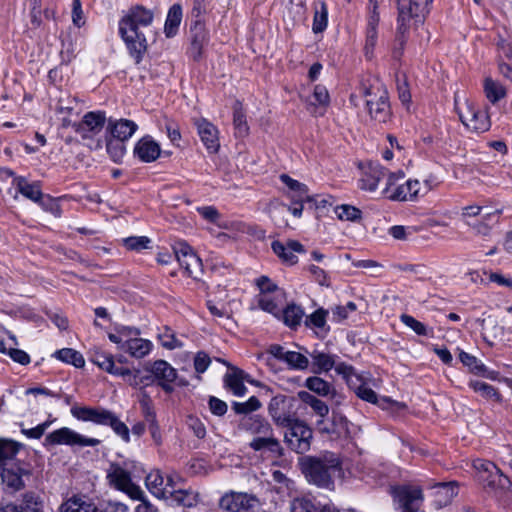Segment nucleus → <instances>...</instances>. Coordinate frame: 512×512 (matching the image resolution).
I'll use <instances>...</instances> for the list:
<instances>
[{"label": "nucleus", "mask_w": 512, "mask_h": 512, "mask_svg": "<svg viewBox=\"0 0 512 512\" xmlns=\"http://www.w3.org/2000/svg\"><path fill=\"white\" fill-rule=\"evenodd\" d=\"M153 19L152 10L142 5H135L119 22V33L137 63L141 61L147 49V39L141 29L149 27Z\"/></svg>", "instance_id": "1"}, {"label": "nucleus", "mask_w": 512, "mask_h": 512, "mask_svg": "<svg viewBox=\"0 0 512 512\" xmlns=\"http://www.w3.org/2000/svg\"><path fill=\"white\" fill-rule=\"evenodd\" d=\"M299 464L310 483L325 489H333L334 477L340 475L342 471L339 456L328 451L319 456L303 457Z\"/></svg>", "instance_id": "2"}, {"label": "nucleus", "mask_w": 512, "mask_h": 512, "mask_svg": "<svg viewBox=\"0 0 512 512\" xmlns=\"http://www.w3.org/2000/svg\"><path fill=\"white\" fill-rule=\"evenodd\" d=\"M361 95L365 99V105L370 117L385 123L390 119L391 108L388 92L378 79H368L361 83Z\"/></svg>", "instance_id": "3"}, {"label": "nucleus", "mask_w": 512, "mask_h": 512, "mask_svg": "<svg viewBox=\"0 0 512 512\" xmlns=\"http://www.w3.org/2000/svg\"><path fill=\"white\" fill-rule=\"evenodd\" d=\"M140 331L134 327L117 326L114 333H109L108 338L117 348L131 357L141 359L147 356L153 347L151 341L139 337Z\"/></svg>", "instance_id": "4"}, {"label": "nucleus", "mask_w": 512, "mask_h": 512, "mask_svg": "<svg viewBox=\"0 0 512 512\" xmlns=\"http://www.w3.org/2000/svg\"><path fill=\"white\" fill-rule=\"evenodd\" d=\"M71 414L81 421H90L97 425L109 426L123 441H130L129 428L127 425L122 422L116 414L107 409L100 407L73 406L71 408Z\"/></svg>", "instance_id": "5"}, {"label": "nucleus", "mask_w": 512, "mask_h": 512, "mask_svg": "<svg viewBox=\"0 0 512 512\" xmlns=\"http://www.w3.org/2000/svg\"><path fill=\"white\" fill-rule=\"evenodd\" d=\"M284 442L294 452L304 454L310 450L313 432L303 421L295 420L288 425Z\"/></svg>", "instance_id": "6"}, {"label": "nucleus", "mask_w": 512, "mask_h": 512, "mask_svg": "<svg viewBox=\"0 0 512 512\" xmlns=\"http://www.w3.org/2000/svg\"><path fill=\"white\" fill-rule=\"evenodd\" d=\"M455 108L459 119L470 131L482 133L489 130L491 124L486 112L477 109L468 101L463 106H459L456 99Z\"/></svg>", "instance_id": "7"}, {"label": "nucleus", "mask_w": 512, "mask_h": 512, "mask_svg": "<svg viewBox=\"0 0 512 512\" xmlns=\"http://www.w3.org/2000/svg\"><path fill=\"white\" fill-rule=\"evenodd\" d=\"M474 468L484 487L498 490L506 489L510 485L508 477L493 462L478 459L474 462Z\"/></svg>", "instance_id": "8"}, {"label": "nucleus", "mask_w": 512, "mask_h": 512, "mask_svg": "<svg viewBox=\"0 0 512 512\" xmlns=\"http://www.w3.org/2000/svg\"><path fill=\"white\" fill-rule=\"evenodd\" d=\"M260 506L259 498L246 492L231 491L220 499V507L229 512H257Z\"/></svg>", "instance_id": "9"}, {"label": "nucleus", "mask_w": 512, "mask_h": 512, "mask_svg": "<svg viewBox=\"0 0 512 512\" xmlns=\"http://www.w3.org/2000/svg\"><path fill=\"white\" fill-rule=\"evenodd\" d=\"M395 508L399 512H415L422 500V490L418 486L402 485L392 489Z\"/></svg>", "instance_id": "10"}, {"label": "nucleus", "mask_w": 512, "mask_h": 512, "mask_svg": "<svg viewBox=\"0 0 512 512\" xmlns=\"http://www.w3.org/2000/svg\"><path fill=\"white\" fill-rule=\"evenodd\" d=\"M107 479L112 486L120 491L125 492L132 499H142L143 491L139 486L132 482L130 472L120 465L111 464L107 472Z\"/></svg>", "instance_id": "11"}, {"label": "nucleus", "mask_w": 512, "mask_h": 512, "mask_svg": "<svg viewBox=\"0 0 512 512\" xmlns=\"http://www.w3.org/2000/svg\"><path fill=\"white\" fill-rule=\"evenodd\" d=\"M46 441L52 445L64 444L79 447H95L100 444L99 439L83 436L68 427H63L51 432L46 436Z\"/></svg>", "instance_id": "12"}, {"label": "nucleus", "mask_w": 512, "mask_h": 512, "mask_svg": "<svg viewBox=\"0 0 512 512\" xmlns=\"http://www.w3.org/2000/svg\"><path fill=\"white\" fill-rule=\"evenodd\" d=\"M293 398L285 395L274 396L268 406V412L277 426L287 427L297 420L293 413Z\"/></svg>", "instance_id": "13"}, {"label": "nucleus", "mask_w": 512, "mask_h": 512, "mask_svg": "<svg viewBox=\"0 0 512 512\" xmlns=\"http://www.w3.org/2000/svg\"><path fill=\"white\" fill-rule=\"evenodd\" d=\"M145 370L154 375L156 384L166 393L174 391L173 383L177 379V370L165 360H155L146 365Z\"/></svg>", "instance_id": "14"}, {"label": "nucleus", "mask_w": 512, "mask_h": 512, "mask_svg": "<svg viewBox=\"0 0 512 512\" xmlns=\"http://www.w3.org/2000/svg\"><path fill=\"white\" fill-rule=\"evenodd\" d=\"M175 258L185 273L197 278L202 272V261L185 242H178L173 247Z\"/></svg>", "instance_id": "15"}, {"label": "nucleus", "mask_w": 512, "mask_h": 512, "mask_svg": "<svg viewBox=\"0 0 512 512\" xmlns=\"http://www.w3.org/2000/svg\"><path fill=\"white\" fill-rule=\"evenodd\" d=\"M248 446L254 452L260 453L266 458L279 459L284 456V448L280 440L274 436V431L271 434L253 437Z\"/></svg>", "instance_id": "16"}, {"label": "nucleus", "mask_w": 512, "mask_h": 512, "mask_svg": "<svg viewBox=\"0 0 512 512\" xmlns=\"http://www.w3.org/2000/svg\"><path fill=\"white\" fill-rule=\"evenodd\" d=\"M431 2L432 0H410L409 5L398 3V32L403 34L412 18L423 17Z\"/></svg>", "instance_id": "17"}, {"label": "nucleus", "mask_w": 512, "mask_h": 512, "mask_svg": "<svg viewBox=\"0 0 512 512\" xmlns=\"http://www.w3.org/2000/svg\"><path fill=\"white\" fill-rule=\"evenodd\" d=\"M105 122V112L91 111L83 116L81 122L74 124V130L81 138L92 139L103 130Z\"/></svg>", "instance_id": "18"}, {"label": "nucleus", "mask_w": 512, "mask_h": 512, "mask_svg": "<svg viewBox=\"0 0 512 512\" xmlns=\"http://www.w3.org/2000/svg\"><path fill=\"white\" fill-rule=\"evenodd\" d=\"M238 429L253 437H259L264 434H271L273 428L269 421L261 415H245L238 423Z\"/></svg>", "instance_id": "19"}, {"label": "nucleus", "mask_w": 512, "mask_h": 512, "mask_svg": "<svg viewBox=\"0 0 512 512\" xmlns=\"http://www.w3.org/2000/svg\"><path fill=\"white\" fill-rule=\"evenodd\" d=\"M198 135L210 153H216L220 147L218 129L208 120L201 118L195 121Z\"/></svg>", "instance_id": "20"}, {"label": "nucleus", "mask_w": 512, "mask_h": 512, "mask_svg": "<svg viewBox=\"0 0 512 512\" xmlns=\"http://www.w3.org/2000/svg\"><path fill=\"white\" fill-rule=\"evenodd\" d=\"M160 146L150 136L141 138L134 147V155L142 162L150 163L160 155Z\"/></svg>", "instance_id": "21"}, {"label": "nucleus", "mask_w": 512, "mask_h": 512, "mask_svg": "<svg viewBox=\"0 0 512 512\" xmlns=\"http://www.w3.org/2000/svg\"><path fill=\"white\" fill-rule=\"evenodd\" d=\"M386 177V169L379 164L369 165L363 172L360 179V189L374 192L378 188V184Z\"/></svg>", "instance_id": "22"}, {"label": "nucleus", "mask_w": 512, "mask_h": 512, "mask_svg": "<svg viewBox=\"0 0 512 512\" xmlns=\"http://www.w3.org/2000/svg\"><path fill=\"white\" fill-rule=\"evenodd\" d=\"M192 39L189 53L194 60H198L202 55V49L208 41L207 32L204 24L200 20L194 21L191 27Z\"/></svg>", "instance_id": "23"}, {"label": "nucleus", "mask_w": 512, "mask_h": 512, "mask_svg": "<svg viewBox=\"0 0 512 512\" xmlns=\"http://www.w3.org/2000/svg\"><path fill=\"white\" fill-rule=\"evenodd\" d=\"M331 419L332 424L330 426L326 425L325 420L316 421V425L320 432L338 435L346 434L349 432L350 422L342 413L333 410Z\"/></svg>", "instance_id": "24"}, {"label": "nucleus", "mask_w": 512, "mask_h": 512, "mask_svg": "<svg viewBox=\"0 0 512 512\" xmlns=\"http://www.w3.org/2000/svg\"><path fill=\"white\" fill-rule=\"evenodd\" d=\"M60 512H102L98 507L85 496L74 495L63 502Z\"/></svg>", "instance_id": "25"}, {"label": "nucleus", "mask_w": 512, "mask_h": 512, "mask_svg": "<svg viewBox=\"0 0 512 512\" xmlns=\"http://www.w3.org/2000/svg\"><path fill=\"white\" fill-rule=\"evenodd\" d=\"M137 124L129 119H119L116 121H109V130L111 135L117 140V142L123 143L132 137L136 132Z\"/></svg>", "instance_id": "26"}, {"label": "nucleus", "mask_w": 512, "mask_h": 512, "mask_svg": "<svg viewBox=\"0 0 512 512\" xmlns=\"http://www.w3.org/2000/svg\"><path fill=\"white\" fill-rule=\"evenodd\" d=\"M420 183L418 180H407L405 183L394 188L393 192L388 195V199L392 201H409L418 196Z\"/></svg>", "instance_id": "27"}, {"label": "nucleus", "mask_w": 512, "mask_h": 512, "mask_svg": "<svg viewBox=\"0 0 512 512\" xmlns=\"http://www.w3.org/2000/svg\"><path fill=\"white\" fill-rule=\"evenodd\" d=\"M330 103L328 90L323 85H316L309 101L308 110L314 115H323Z\"/></svg>", "instance_id": "28"}, {"label": "nucleus", "mask_w": 512, "mask_h": 512, "mask_svg": "<svg viewBox=\"0 0 512 512\" xmlns=\"http://www.w3.org/2000/svg\"><path fill=\"white\" fill-rule=\"evenodd\" d=\"M14 184L20 194L37 204L44 196L41 191V185L37 181L30 183L26 178L19 176L14 178Z\"/></svg>", "instance_id": "29"}, {"label": "nucleus", "mask_w": 512, "mask_h": 512, "mask_svg": "<svg viewBox=\"0 0 512 512\" xmlns=\"http://www.w3.org/2000/svg\"><path fill=\"white\" fill-rule=\"evenodd\" d=\"M380 15H367L366 38H365V55L371 57L378 40V25Z\"/></svg>", "instance_id": "30"}, {"label": "nucleus", "mask_w": 512, "mask_h": 512, "mask_svg": "<svg viewBox=\"0 0 512 512\" xmlns=\"http://www.w3.org/2000/svg\"><path fill=\"white\" fill-rule=\"evenodd\" d=\"M146 487L157 498L168 499L169 489L164 486V477L159 470L151 471L145 479Z\"/></svg>", "instance_id": "31"}, {"label": "nucleus", "mask_w": 512, "mask_h": 512, "mask_svg": "<svg viewBox=\"0 0 512 512\" xmlns=\"http://www.w3.org/2000/svg\"><path fill=\"white\" fill-rule=\"evenodd\" d=\"M312 360V371L314 373H322L330 371L335 365L336 355L325 353L319 350H313L310 353Z\"/></svg>", "instance_id": "32"}, {"label": "nucleus", "mask_w": 512, "mask_h": 512, "mask_svg": "<svg viewBox=\"0 0 512 512\" xmlns=\"http://www.w3.org/2000/svg\"><path fill=\"white\" fill-rule=\"evenodd\" d=\"M181 21L182 7L175 3L169 8L164 24V33L167 38H172L177 34Z\"/></svg>", "instance_id": "33"}, {"label": "nucleus", "mask_w": 512, "mask_h": 512, "mask_svg": "<svg viewBox=\"0 0 512 512\" xmlns=\"http://www.w3.org/2000/svg\"><path fill=\"white\" fill-rule=\"evenodd\" d=\"M168 499L179 506L193 507L198 502V495L193 490L173 489L168 493Z\"/></svg>", "instance_id": "34"}, {"label": "nucleus", "mask_w": 512, "mask_h": 512, "mask_svg": "<svg viewBox=\"0 0 512 512\" xmlns=\"http://www.w3.org/2000/svg\"><path fill=\"white\" fill-rule=\"evenodd\" d=\"M304 316L303 309L296 304H289L286 308L279 314L278 318H280L286 326L291 329H296L300 324Z\"/></svg>", "instance_id": "35"}, {"label": "nucleus", "mask_w": 512, "mask_h": 512, "mask_svg": "<svg viewBox=\"0 0 512 512\" xmlns=\"http://www.w3.org/2000/svg\"><path fill=\"white\" fill-rule=\"evenodd\" d=\"M350 388L355 392L357 397L366 402L383 406V403L389 401L388 398L386 397L379 399L375 391L372 388H370L365 382H363L361 378L360 382H356V384H354V387Z\"/></svg>", "instance_id": "36"}, {"label": "nucleus", "mask_w": 512, "mask_h": 512, "mask_svg": "<svg viewBox=\"0 0 512 512\" xmlns=\"http://www.w3.org/2000/svg\"><path fill=\"white\" fill-rule=\"evenodd\" d=\"M225 387L228 388L235 396H243L247 392V388L243 383V372L238 369L232 370L224 377Z\"/></svg>", "instance_id": "37"}, {"label": "nucleus", "mask_w": 512, "mask_h": 512, "mask_svg": "<svg viewBox=\"0 0 512 512\" xmlns=\"http://www.w3.org/2000/svg\"><path fill=\"white\" fill-rule=\"evenodd\" d=\"M484 92L491 103H496L506 95V90L502 84L487 77L484 81Z\"/></svg>", "instance_id": "38"}, {"label": "nucleus", "mask_w": 512, "mask_h": 512, "mask_svg": "<svg viewBox=\"0 0 512 512\" xmlns=\"http://www.w3.org/2000/svg\"><path fill=\"white\" fill-rule=\"evenodd\" d=\"M55 357L62 362L74 365L76 368H82L85 365L83 355L71 348H63L56 351Z\"/></svg>", "instance_id": "39"}, {"label": "nucleus", "mask_w": 512, "mask_h": 512, "mask_svg": "<svg viewBox=\"0 0 512 512\" xmlns=\"http://www.w3.org/2000/svg\"><path fill=\"white\" fill-rule=\"evenodd\" d=\"M496 214L497 212L484 213L480 220L467 221V226L478 235L488 236L491 230L489 223L496 217Z\"/></svg>", "instance_id": "40"}, {"label": "nucleus", "mask_w": 512, "mask_h": 512, "mask_svg": "<svg viewBox=\"0 0 512 512\" xmlns=\"http://www.w3.org/2000/svg\"><path fill=\"white\" fill-rule=\"evenodd\" d=\"M305 386L312 392L320 396H328L334 392L333 386L317 376H311L306 379Z\"/></svg>", "instance_id": "41"}, {"label": "nucleus", "mask_w": 512, "mask_h": 512, "mask_svg": "<svg viewBox=\"0 0 512 512\" xmlns=\"http://www.w3.org/2000/svg\"><path fill=\"white\" fill-rule=\"evenodd\" d=\"M233 124L237 136L244 137L248 134L249 127L246 121V116L242 110V105L239 102H236L233 107Z\"/></svg>", "instance_id": "42"}, {"label": "nucleus", "mask_w": 512, "mask_h": 512, "mask_svg": "<svg viewBox=\"0 0 512 512\" xmlns=\"http://www.w3.org/2000/svg\"><path fill=\"white\" fill-rule=\"evenodd\" d=\"M90 361L106 372L112 371L114 357L112 354L100 349H94L90 353Z\"/></svg>", "instance_id": "43"}, {"label": "nucleus", "mask_w": 512, "mask_h": 512, "mask_svg": "<svg viewBox=\"0 0 512 512\" xmlns=\"http://www.w3.org/2000/svg\"><path fill=\"white\" fill-rule=\"evenodd\" d=\"M334 212L337 218L341 221L356 222L362 218L361 210L349 204L336 206Z\"/></svg>", "instance_id": "44"}, {"label": "nucleus", "mask_w": 512, "mask_h": 512, "mask_svg": "<svg viewBox=\"0 0 512 512\" xmlns=\"http://www.w3.org/2000/svg\"><path fill=\"white\" fill-rule=\"evenodd\" d=\"M280 179L282 183H284L293 193H295V195H292L291 198L305 197L307 198L308 202L312 201V198L308 195V188L305 184L292 179L287 174L280 175Z\"/></svg>", "instance_id": "45"}, {"label": "nucleus", "mask_w": 512, "mask_h": 512, "mask_svg": "<svg viewBox=\"0 0 512 512\" xmlns=\"http://www.w3.org/2000/svg\"><path fill=\"white\" fill-rule=\"evenodd\" d=\"M337 374L341 375L347 382L349 387H354L356 382H360V376L356 373L355 369L344 362H337L333 367Z\"/></svg>", "instance_id": "46"}, {"label": "nucleus", "mask_w": 512, "mask_h": 512, "mask_svg": "<svg viewBox=\"0 0 512 512\" xmlns=\"http://www.w3.org/2000/svg\"><path fill=\"white\" fill-rule=\"evenodd\" d=\"M328 23V9L324 2L319 3V7H316L313 19L312 30L314 33L323 32Z\"/></svg>", "instance_id": "47"}, {"label": "nucleus", "mask_w": 512, "mask_h": 512, "mask_svg": "<svg viewBox=\"0 0 512 512\" xmlns=\"http://www.w3.org/2000/svg\"><path fill=\"white\" fill-rule=\"evenodd\" d=\"M469 387L487 399L500 400V394L497 389L486 382L478 380L470 381Z\"/></svg>", "instance_id": "48"}, {"label": "nucleus", "mask_w": 512, "mask_h": 512, "mask_svg": "<svg viewBox=\"0 0 512 512\" xmlns=\"http://www.w3.org/2000/svg\"><path fill=\"white\" fill-rule=\"evenodd\" d=\"M400 321L410 329H412L419 336H428L432 329H428L425 324L415 319L413 316L408 314H402Z\"/></svg>", "instance_id": "49"}, {"label": "nucleus", "mask_w": 512, "mask_h": 512, "mask_svg": "<svg viewBox=\"0 0 512 512\" xmlns=\"http://www.w3.org/2000/svg\"><path fill=\"white\" fill-rule=\"evenodd\" d=\"M459 360L462 364L469 368V370L475 374H481L486 370V367L481 363L475 356L461 351L459 353Z\"/></svg>", "instance_id": "50"}, {"label": "nucleus", "mask_w": 512, "mask_h": 512, "mask_svg": "<svg viewBox=\"0 0 512 512\" xmlns=\"http://www.w3.org/2000/svg\"><path fill=\"white\" fill-rule=\"evenodd\" d=\"M285 362L291 369L295 370L307 369L310 363L308 357L295 351H289L286 355Z\"/></svg>", "instance_id": "51"}, {"label": "nucleus", "mask_w": 512, "mask_h": 512, "mask_svg": "<svg viewBox=\"0 0 512 512\" xmlns=\"http://www.w3.org/2000/svg\"><path fill=\"white\" fill-rule=\"evenodd\" d=\"M261 407V402L255 396L250 397L246 402H233L232 408L237 414H249L257 411Z\"/></svg>", "instance_id": "52"}, {"label": "nucleus", "mask_w": 512, "mask_h": 512, "mask_svg": "<svg viewBox=\"0 0 512 512\" xmlns=\"http://www.w3.org/2000/svg\"><path fill=\"white\" fill-rule=\"evenodd\" d=\"M150 238L146 236H131L123 239V244L128 250L141 251L149 248Z\"/></svg>", "instance_id": "53"}, {"label": "nucleus", "mask_w": 512, "mask_h": 512, "mask_svg": "<svg viewBox=\"0 0 512 512\" xmlns=\"http://www.w3.org/2000/svg\"><path fill=\"white\" fill-rule=\"evenodd\" d=\"M159 340L161 345L169 350L182 347V342L175 336L172 330L165 328V330L159 334Z\"/></svg>", "instance_id": "54"}, {"label": "nucleus", "mask_w": 512, "mask_h": 512, "mask_svg": "<svg viewBox=\"0 0 512 512\" xmlns=\"http://www.w3.org/2000/svg\"><path fill=\"white\" fill-rule=\"evenodd\" d=\"M273 252L279 256L283 261L289 264H295L297 262V256L289 251L288 247L280 241H274L272 243Z\"/></svg>", "instance_id": "55"}, {"label": "nucleus", "mask_w": 512, "mask_h": 512, "mask_svg": "<svg viewBox=\"0 0 512 512\" xmlns=\"http://www.w3.org/2000/svg\"><path fill=\"white\" fill-rule=\"evenodd\" d=\"M258 306L265 312L271 313L274 316L278 317L280 314V309L278 307V304L275 302V300L268 295H258L257 298Z\"/></svg>", "instance_id": "56"}, {"label": "nucleus", "mask_w": 512, "mask_h": 512, "mask_svg": "<svg viewBox=\"0 0 512 512\" xmlns=\"http://www.w3.org/2000/svg\"><path fill=\"white\" fill-rule=\"evenodd\" d=\"M140 406L143 417L147 423L156 421V413L152 405V400L147 393H143L140 399Z\"/></svg>", "instance_id": "57"}, {"label": "nucleus", "mask_w": 512, "mask_h": 512, "mask_svg": "<svg viewBox=\"0 0 512 512\" xmlns=\"http://www.w3.org/2000/svg\"><path fill=\"white\" fill-rule=\"evenodd\" d=\"M185 423L197 438L203 439L206 436L205 425L198 417L189 415L186 417Z\"/></svg>", "instance_id": "58"}, {"label": "nucleus", "mask_w": 512, "mask_h": 512, "mask_svg": "<svg viewBox=\"0 0 512 512\" xmlns=\"http://www.w3.org/2000/svg\"><path fill=\"white\" fill-rule=\"evenodd\" d=\"M291 512H320L315 504L307 498H296L291 503Z\"/></svg>", "instance_id": "59"}, {"label": "nucleus", "mask_w": 512, "mask_h": 512, "mask_svg": "<svg viewBox=\"0 0 512 512\" xmlns=\"http://www.w3.org/2000/svg\"><path fill=\"white\" fill-rule=\"evenodd\" d=\"M328 312L327 310L320 308L316 311H314L311 315H309L306 320L305 324L306 326L310 327H316V328H323L326 324V316Z\"/></svg>", "instance_id": "60"}, {"label": "nucleus", "mask_w": 512, "mask_h": 512, "mask_svg": "<svg viewBox=\"0 0 512 512\" xmlns=\"http://www.w3.org/2000/svg\"><path fill=\"white\" fill-rule=\"evenodd\" d=\"M356 304L354 302H348L344 306H336L332 308V317L336 322H341L348 317L351 312L356 310Z\"/></svg>", "instance_id": "61"}, {"label": "nucleus", "mask_w": 512, "mask_h": 512, "mask_svg": "<svg viewBox=\"0 0 512 512\" xmlns=\"http://www.w3.org/2000/svg\"><path fill=\"white\" fill-rule=\"evenodd\" d=\"M396 82L398 97L400 101L403 104H409L411 101V93L405 75H403L402 77L397 76Z\"/></svg>", "instance_id": "62"}, {"label": "nucleus", "mask_w": 512, "mask_h": 512, "mask_svg": "<svg viewBox=\"0 0 512 512\" xmlns=\"http://www.w3.org/2000/svg\"><path fill=\"white\" fill-rule=\"evenodd\" d=\"M256 285L260 290L259 295H268L273 292H278L280 289L278 286L267 276H261L256 280Z\"/></svg>", "instance_id": "63"}, {"label": "nucleus", "mask_w": 512, "mask_h": 512, "mask_svg": "<svg viewBox=\"0 0 512 512\" xmlns=\"http://www.w3.org/2000/svg\"><path fill=\"white\" fill-rule=\"evenodd\" d=\"M38 205H40L43 210L52 213L56 217H60L61 215V208L59 204L56 202L55 199L51 198L48 195L43 196Z\"/></svg>", "instance_id": "64"}]
</instances>
